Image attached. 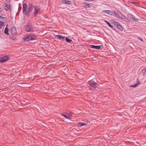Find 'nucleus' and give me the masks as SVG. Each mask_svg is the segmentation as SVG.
<instances>
[{"label": "nucleus", "mask_w": 146, "mask_h": 146, "mask_svg": "<svg viewBox=\"0 0 146 146\" xmlns=\"http://www.w3.org/2000/svg\"><path fill=\"white\" fill-rule=\"evenodd\" d=\"M133 21H135L137 22L138 21H139V19H135L134 18V19L133 20Z\"/></svg>", "instance_id": "30"}, {"label": "nucleus", "mask_w": 146, "mask_h": 146, "mask_svg": "<svg viewBox=\"0 0 146 146\" xmlns=\"http://www.w3.org/2000/svg\"><path fill=\"white\" fill-rule=\"evenodd\" d=\"M119 25L120 24L117 22H116L115 23V25L117 27H118Z\"/></svg>", "instance_id": "28"}, {"label": "nucleus", "mask_w": 146, "mask_h": 146, "mask_svg": "<svg viewBox=\"0 0 146 146\" xmlns=\"http://www.w3.org/2000/svg\"><path fill=\"white\" fill-rule=\"evenodd\" d=\"M102 12L111 15H112L113 13V11L109 10H103L102 11Z\"/></svg>", "instance_id": "7"}, {"label": "nucleus", "mask_w": 146, "mask_h": 146, "mask_svg": "<svg viewBox=\"0 0 146 146\" xmlns=\"http://www.w3.org/2000/svg\"><path fill=\"white\" fill-rule=\"evenodd\" d=\"M111 21H112V22L114 23H115V22H116L114 20H111Z\"/></svg>", "instance_id": "32"}, {"label": "nucleus", "mask_w": 146, "mask_h": 146, "mask_svg": "<svg viewBox=\"0 0 146 146\" xmlns=\"http://www.w3.org/2000/svg\"><path fill=\"white\" fill-rule=\"evenodd\" d=\"M34 16L35 17L38 13L40 12L41 9L40 8H38V6L36 5H35V6L34 7Z\"/></svg>", "instance_id": "2"}, {"label": "nucleus", "mask_w": 146, "mask_h": 146, "mask_svg": "<svg viewBox=\"0 0 146 146\" xmlns=\"http://www.w3.org/2000/svg\"><path fill=\"white\" fill-rule=\"evenodd\" d=\"M84 0L85 1H96V0Z\"/></svg>", "instance_id": "31"}, {"label": "nucleus", "mask_w": 146, "mask_h": 146, "mask_svg": "<svg viewBox=\"0 0 146 146\" xmlns=\"http://www.w3.org/2000/svg\"><path fill=\"white\" fill-rule=\"evenodd\" d=\"M7 21V18L6 17L0 16V25H3Z\"/></svg>", "instance_id": "4"}, {"label": "nucleus", "mask_w": 146, "mask_h": 146, "mask_svg": "<svg viewBox=\"0 0 146 146\" xmlns=\"http://www.w3.org/2000/svg\"><path fill=\"white\" fill-rule=\"evenodd\" d=\"M66 42H68L69 43H70L72 41V40L69 39V38H67V37H66Z\"/></svg>", "instance_id": "23"}, {"label": "nucleus", "mask_w": 146, "mask_h": 146, "mask_svg": "<svg viewBox=\"0 0 146 146\" xmlns=\"http://www.w3.org/2000/svg\"><path fill=\"white\" fill-rule=\"evenodd\" d=\"M83 6L85 7L90 8H91V5L90 4L86 3L84 4Z\"/></svg>", "instance_id": "18"}, {"label": "nucleus", "mask_w": 146, "mask_h": 146, "mask_svg": "<svg viewBox=\"0 0 146 146\" xmlns=\"http://www.w3.org/2000/svg\"><path fill=\"white\" fill-rule=\"evenodd\" d=\"M6 1L7 3H9V0H6Z\"/></svg>", "instance_id": "35"}, {"label": "nucleus", "mask_w": 146, "mask_h": 146, "mask_svg": "<svg viewBox=\"0 0 146 146\" xmlns=\"http://www.w3.org/2000/svg\"><path fill=\"white\" fill-rule=\"evenodd\" d=\"M36 37V36L33 34H30L25 36L23 38L24 40L26 41H28L31 40H33Z\"/></svg>", "instance_id": "1"}, {"label": "nucleus", "mask_w": 146, "mask_h": 146, "mask_svg": "<svg viewBox=\"0 0 146 146\" xmlns=\"http://www.w3.org/2000/svg\"><path fill=\"white\" fill-rule=\"evenodd\" d=\"M3 26V25H0V29H1L2 28V26Z\"/></svg>", "instance_id": "34"}, {"label": "nucleus", "mask_w": 146, "mask_h": 146, "mask_svg": "<svg viewBox=\"0 0 146 146\" xmlns=\"http://www.w3.org/2000/svg\"><path fill=\"white\" fill-rule=\"evenodd\" d=\"M114 15L118 18L119 19H121L123 15L121 13L120 11H118L117 12H114Z\"/></svg>", "instance_id": "6"}, {"label": "nucleus", "mask_w": 146, "mask_h": 146, "mask_svg": "<svg viewBox=\"0 0 146 146\" xmlns=\"http://www.w3.org/2000/svg\"><path fill=\"white\" fill-rule=\"evenodd\" d=\"M10 38L13 40H15L16 38L15 37H14V36H13V37H10Z\"/></svg>", "instance_id": "29"}, {"label": "nucleus", "mask_w": 146, "mask_h": 146, "mask_svg": "<svg viewBox=\"0 0 146 146\" xmlns=\"http://www.w3.org/2000/svg\"><path fill=\"white\" fill-rule=\"evenodd\" d=\"M8 58V56H5L4 57H1L0 58V62H4L7 60Z\"/></svg>", "instance_id": "8"}, {"label": "nucleus", "mask_w": 146, "mask_h": 146, "mask_svg": "<svg viewBox=\"0 0 146 146\" xmlns=\"http://www.w3.org/2000/svg\"><path fill=\"white\" fill-rule=\"evenodd\" d=\"M9 31V29H8L7 28V26L5 27V30L4 31V33H5L7 35H9V34L8 33Z\"/></svg>", "instance_id": "19"}, {"label": "nucleus", "mask_w": 146, "mask_h": 146, "mask_svg": "<svg viewBox=\"0 0 146 146\" xmlns=\"http://www.w3.org/2000/svg\"><path fill=\"white\" fill-rule=\"evenodd\" d=\"M2 11V9L0 7V12Z\"/></svg>", "instance_id": "36"}, {"label": "nucleus", "mask_w": 146, "mask_h": 146, "mask_svg": "<svg viewBox=\"0 0 146 146\" xmlns=\"http://www.w3.org/2000/svg\"><path fill=\"white\" fill-rule=\"evenodd\" d=\"M104 22L106 23L107 25L110 27L111 28H113V25H111L110 23L108 22V21H107L106 20L104 21Z\"/></svg>", "instance_id": "21"}, {"label": "nucleus", "mask_w": 146, "mask_h": 146, "mask_svg": "<svg viewBox=\"0 0 146 146\" xmlns=\"http://www.w3.org/2000/svg\"><path fill=\"white\" fill-rule=\"evenodd\" d=\"M5 9L6 11H9L11 10V5L8 4H5Z\"/></svg>", "instance_id": "11"}, {"label": "nucleus", "mask_w": 146, "mask_h": 146, "mask_svg": "<svg viewBox=\"0 0 146 146\" xmlns=\"http://www.w3.org/2000/svg\"><path fill=\"white\" fill-rule=\"evenodd\" d=\"M25 14L27 16H29L30 12H28L27 10V11H25Z\"/></svg>", "instance_id": "27"}, {"label": "nucleus", "mask_w": 146, "mask_h": 146, "mask_svg": "<svg viewBox=\"0 0 146 146\" xmlns=\"http://www.w3.org/2000/svg\"><path fill=\"white\" fill-rule=\"evenodd\" d=\"M34 6H35V5H33L32 3H31L29 4L28 9V12H30L32 11L33 9V8H34Z\"/></svg>", "instance_id": "9"}, {"label": "nucleus", "mask_w": 146, "mask_h": 146, "mask_svg": "<svg viewBox=\"0 0 146 146\" xmlns=\"http://www.w3.org/2000/svg\"><path fill=\"white\" fill-rule=\"evenodd\" d=\"M128 17L132 20L134 19L135 17L131 14L128 13L127 15Z\"/></svg>", "instance_id": "13"}, {"label": "nucleus", "mask_w": 146, "mask_h": 146, "mask_svg": "<svg viewBox=\"0 0 146 146\" xmlns=\"http://www.w3.org/2000/svg\"><path fill=\"white\" fill-rule=\"evenodd\" d=\"M91 47L93 48L99 49L100 48V46H95L94 45H91Z\"/></svg>", "instance_id": "16"}, {"label": "nucleus", "mask_w": 146, "mask_h": 146, "mask_svg": "<svg viewBox=\"0 0 146 146\" xmlns=\"http://www.w3.org/2000/svg\"><path fill=\"white\" fill-rule=\"evenodd\" d=\"M61 115H62V116H63L64 117L66 118L67 119H70V116L68 114L66 115L65 114L62 113L61 114Z\"/></svg>", "instance_id": "15"}, {"label": "nucleus", "mask_w": 146, "mask_h": 146, "mask_svg": "<svg viewBox=\"0 0 146 146\" xmlns=\"http://www.w3.org/2000/svg\"><path fill=\"white\" fill-rule=\"evenodd\" d=\"M55 36L57 37L59 39H64L65 36H63L62 35H55Z\"/></svg>", "instance_id": "20"}, {"label": "nucleus", "mask_w": 146, "mask_h": 146, "mask_svg": "<svg viewBox=\"0 0 146 146\" xmlns=\"http://www.w3.org/2000/svg\"><path fill=\"white\" fill-rule=\"evenodd\" d=\"M118 27V28L121 31H122L123 30V28L120 25H120L118 26V27Z\"/></svg>", "instance_id": "26"}, {"label": "nucleus", "mask_w": 146, "mask_h": 146, "mask_svg": "<svg viewBox=\"0 0 146 146\" xmlns=\"http://www.w3.org/2000/svg\"><path fill=\"white\" fill-rule=\"evenodd\" d=\"M142 74L143 76L146 74V68L143 69L142 71Z\"/></svg>", "instance_id": "22"}, {"label": "nucleus", "mask_w": 146, "mask_h": 146, "mask_svg": "<svg viewBox=\"0 0 146 146\" xmlns=\"http://www.w3.org/2000/svg\"><path fill=\"white\" fill-rule=\"evenodd\" d=\"M140 83V82H139L137 84H133L131 86H130L131 87H135L137 86L138 84H139Z\"/></svg>", "instance_id": "25"}, {"label": "nucleus", "mask_w": 146, "mask_h": 146, "mask_svg": "<svg viewBox=\"0 0 146 146\" xmlns=\"http://www.w3.org/2000/svg\"><path fill=\"white\" fill-rule=\"evenodd\" d=\"M121 19H122L123 20L127 22H129L130 21L129 19L126 18L123 15L122 17L121 18Z\"/></svg>", "instance_id": "17"}, {"label": "nucleus", "mask_w": 146, "mask_h": 146, "mask_svg": "<svg viewBox=\"0 0 146 146\" xmlns=\"http://www.w3.org/2000/svg\"><path fill=\"white\" fill-rule=\"evenodd\" d=\"M24 1H25V0H24Z\"/></svg>", "instance_id": "37"}, {"label": "nucleus", "mask_w": 146, "mask_h": 146, "mask_svg": "<svg viewBox=\"0 0 146 146\" xmlns=\"http://www.w3.org/2000/svg\"><path fill=\"white\" fill-rule=\"evenodd\" d=\"M88 84L91 86L96 88L97 85V84L92 80H90L88 82Z\"/></svg>", "instance_id": "5"}, {"label": "nucleus", "mask_w": 146, "mask_h": 146, "mask_svg": "<svg viewBox=\"0 0 146 146\" xmlns=\"http://www.w3.org/2000/svg\"><path fill=\"white\" fill-rule=\"evenodd\" d=\"M138 38L141 41H143V40H142V39L141 38H139V37H138Z\"/></svg>", "instance_id": "33"}, {"label": "nucleus", "mask_w": 146, "mask_h": 146, "mask_svg": "<svg viewBox=\"0 0 146 146\" xmlns=\"http://www.w3.org/2000/svg\"><path fill=\"white\" fill-rule=\"evenodd\" d=\"M27 5L26 3H24L23 4V13H24L25 12V11H26L27 9Z\"/></svg>", "instance_id": "14"}, {"label": "nucleus", "mask_w": 146, "mask_h": 146, "mask_svg": "<svg viewBox=\"0 0 146 146\" xmlns=\"http://www.w3.org/2000/svg\"><path fill=\"white\" fill-rule=\"evenodd\" d=\"M79 125L81 126L86 125V123H82L81 122H79Z\"/></svg>", "instance_id": "24"}, {"label": "nucleus", "mask_w": 146, "mask_h": 146, "mask_svg": "<svg viewBox=\"0 0 146 146\" xmlns=\"http://www.w3.org/2000/svg\"><path fill=\"white\" fill-rule=\"evenodd\" d=\"M63 3L64 4H71V1L67 0H63L62 1Z\"/></svg>", "instance_id": "12"}, {"label": "nucleus", "mask_w": 146, "mask_h": 146, "mask_svg": "<svg viewBox=\"0 0 146 146\" xmlns=\"http://www.w3.org/2000/svg\"><path fill=\"white\" fill-rule=\"evenodd\" d=\"M11 33L13 35H16L17 34L16 29L15 27H13L11 28Z\"/></svg>", "instance_id": "10"}, {"label": "nucleus", "mask_w": 146, "mask_h": 146, "mask_svg": "<svg viewBox=\"0 0 146 146\" xmlns=\"http://www.w3.org/2000/svg\"><path fill=\"white\" fill-rule=\"evenodd\" d=\"M25 27L26 31L28 32H32L34 31L33 27L29 25H26Z\"/></svg>", "instance_id": "3"}]
</instances>
